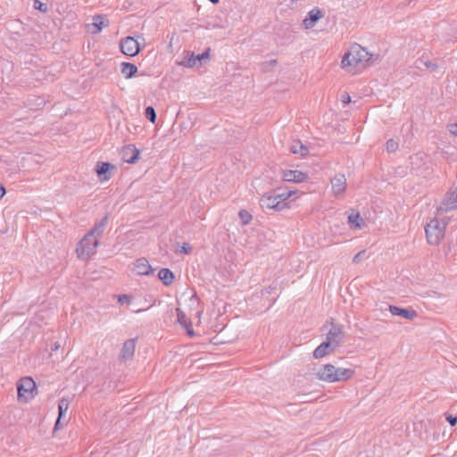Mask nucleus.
<instances>
[{"label": "nucleus", "mask_w": 457, "mask_h": 457, "mask_svg": "<svg viewBox=\"0 0 457 457\" xmlns=\"http://www.w3.org/2000/svg\"><path fill=\"white\" fill-rule=\"evenodd\" d=\"M331 192L334 197L342 198L347 189V179L344 174H337L330 179Z\"/></svg>", "instance_id": "obj_10"}, {"label": "nucleus", "mask_w": 457, "mask_h": 457, "mask_svg": "<svg viewBox=\"0 0 457 457\" xmlns=\"http://www.w3.org/2000/svg\"><path fill=\"white\" fill-rule=\"evenodd\" d=\"M137 67L131 62H121L120 72L124 79H132L137 72Z\"/></svg>", "instance_id": "obj_25"}, {"label": "nucleus", "mask_w": 457, "mask_h": 457, "mask_svg": "<svg viewBox=\"0 0 457 457\" xmlns=\"http://www.w3.org/2000/svg\"><path fill=\"white\" fill-rule=\"evenodd\" d=\"M97 181L101 184L108 182L115 174L117 167L108 162L99 161L94 168Z\"/></svg>", "instance_id": "obj_9"}, {"label": "nucleus", "mask_w": 457, "mask_h": 457, "mask_svg": "<svg viewBox=\"0 0 457 457\" xmlns=\"http://www.w3.org/2000/svg\"><path fill=\"white\" fill-rule=\"evenodd\" d=\"M132 302V296L129 295H120L118 296V303L121 305L129 304Z\"/></svg>", "instance_id": "obj_34"}, {"label": "nucleus", "mask_w": 457, "mask_h": 457, "mask_svg": "<svg viewBox=\"0 0 457 457\" xmlns=\"http://www.w3.org/2000/svg\"><path fill=\"white\" fill-rule=\"evenodd\" d=\"M57 430V420H55V423L54 425V432Z\"/></svg>", "instance_id": "obj_41"}, {"label": "nucleus", "mask_w": 457, "mask_h": 457, "mask_svg": "<svg viewBox=\"0 0 457 457\" xmlns=\"http://www.w3.org/2000/svg\"><path fill=\"white\" fill-rule=\"evenodd\" d=\"M34 8L39 10L42 12H46L48 10L47 4L42 3L39 0L34 2Z\"/></svg>", "instance_id": "obj_33"}, {"label": "nucleus", "mask_w": 457, "mask_h": 457, "mask_svg": "<svg viewBox=\"0 0 457 457\" xmlns=\"http://www.w3.org/2000/svg\"><path fill=\"white\" fill-rule=\"evenodd\" d=\"M381 55L359 44L352 45L342 55L340 68L349 74H359L374 65Z\"/></svg>", "instance_id": "obj_1"}, {"label": "nucleus", "mask_w": 457, "mask_h": 457, "mask_svg": "<svg viewBox=\"0 0 457 457\" xmlns=\"http://www.w3.org/2000/svg\"><path fill=\"white\" fill-rule=\"evenodd\" d=\"M389 312L394 316L402 317L407 320H412L417 318L418 313L415 310L411 308H401L395 305L389 306Z\"/></svg>", "instance_id": "obj_19"}, {"label": "nucleus", "mask_w": 457, "mask_h": 457, "mask_svg": "<svg viewBox=\"0 0 457 457\" xmlns=\"http://www.w3.org/2000/svg\"><path fill=\"white\" fill-rule=\"evenodd\" d=\"M341 101L344 104H349L351 102V96L348 94H344L341 96Z\"/></svg>", "instance_id": "obj_37"}, {"label": "nucleus", "mask_w": 457, "mask_h": 457, "mask_svg": "<svg viewBox=\"0 0 457 457\" xmlns=\"http://www.w3.org/2000/svg\"><path fill=\"white\" fill-rule=\"evenodd\" d=\"M238 215H239V218H240L242 223L245 225L250 223V221L253 219L252 215L246 210H241L238 212Z\"/></svg>", "instance_id": "obj_28"}, {"label": "nucleus", "mask_w": 457, "mask_h": 457, "mask_svg": "<svg viewBox=\"0 0 457 457\" xmlns=\"http://www.w3.org/2000/svg\"><path fill=\"white\" fill-rule=\"evenodd\" d=\"M158 278L165 286H170L173 283L175 276L170 270L162 268L158 272Z\"/></svg>", "instance_id": "obj_26"}, {"label": "nucleus", "mask_w": 457, "mask_h": 457, "mask_svg": "<svg viewBox=\"0 0 457 457\" xmlns=\"http://www.w3.org/2000/svg\"><path fill=\"white\" fill-rule=\"evenodd\" d=\"M281 179L287 183L301 184L310 179L307 171L299 170L295 167L285 168L280 170Z\"/></svg>", "instance_id": "obj_7"}, {"label": "nucleus", "mask_w": 457, "mask_h": 457, "mask_svg": "<svg viewBox=\"0 0 457 457\" xmlns=\"http://www.w3.org/2000/svg\"><path fill=\"white\" fill-rule=\"evenodd\" d=\"M386 150L388 152H395L398 148V143L394 139H389L386 144Z\"/></svg>", "instance_id": "obj_32"}, {"label": "nucleus", "mask_w": 457, "mask_h": 457, "mask_svg": "<svg viewBox=\"0 0 457 457\" xmlns=\"http://www.w3.org/2000/svg\"><path fill=\"white\" fill-rule=\"evenodd\" d=\"M131 270L138 276H151L154 271L148 260L144 257L137 258L131 263Z\"/></svg>", "instance_id": "obj_13"}, {"label": "nucleus", "mask_w": 457, "mask_h": 457, "mask_svg": "<svg viewBox=\"0 0 457 457\" xmlns=\"http://www.w3.org/2000/svg\"><path fill=\"white\" fill-rule=\"evenodd\" d=\"M140 41H144L141 35L136 37H125L120 41V48L122 54L127 56L134 57L138 54L142 48Z\"/></svg>", "instance_id": "obj_6"}, {"label": "nucleus", "mask_w": 457, "mask_h": 457, "mask_svg": "<svg viewBox=\"0 0 457 457\" xmlns=\"http://www.w3.org/2000/svg\"><path fill=\"white\" fill-rule=\"evenodd\" d=\"M356 374L355 367H343L334 365L333 383L347 382L352 380Z\"/></svg>", "instance_id": "obj_11"}, {"label": "nucleus", "mask_w": 457, "mask_h": 457, "mask_svg": "<svg viewBox=\"0 0 457 457\" xmlns=\"http://www.w3.org/2000/svg\"><path fill=\"white\" fill-rule=\"evenodd\" d=\"M325 341L337 349L345 341V333L343 328L339 326H333L329 329Z\"/></svg>", "instance_id": "obj_15"}, {"label": "nucleus", "mask_w": 457, "mask_h": 457, "mask_svg": "<svg viewBox=\"0 0 457 457\" xmlns=\"http://www.w3.org/2000/svg\"><path fill=\"white\" fill-rule=\"evenodd\" d=\"M291 152L295 154H300L302 156H305L308 154V148L303 145L301 142L296 141L294 142L291 145Z\"/></svg>", "instance_id": "obj_27"}, {"label": "nucleus", "mask_w": 457, "mask_h": 457, "mask_svg": "<svg viewBox=\"0 0 457 457\" xmlns=\"http://www.w3.org/2000/svg\"><path fill=\"white\" fill-rule=\"evenodd\" d=\"M324 17V13L319 8H313L308 12L303 20V26L305 29H311Z\"/></svg>", "instance_id": "obj_16"}, {"label": "nucleus", "mask_w": 457, "mask_h": 457, "mask_svg": "<svg viewBox=\"0 0 457 457\" xmlns=\"http://www.w3.org/2000/svg\"><path fill=\"white\" fill-rule=\"evenodd\" d=\"M446 222L444 219L433 217L425 227L426 238L429 245H437L445 235Z\"/></svg>", "instance_id": "obj_4"}, {"label": "nucleus", "mask_w": 457, "mask_h": 457, "mask_svg": "<svg viewBox=\"0 0 457 457\" xmlns=\"http://www.w3.org/2000/svg\"><path fill=\"white\" fill-rule=\"evenodd\" d=\"M139 150L133 145H129L123 148L122 157L127 163H136L139 158Z\"/></svg>", "instance_id": "obj_21"}, {"label": "nucleus", "mask_w": 457, "mask_h": 457, "mask_svg": "<svg viewBox=\"0 0 457 457\" xmlns=\"http://www.w3.org/2000/svg\"><path fill=\"white\" fill-rule=\"evenodd\" d=\"M347 220L350 228L354 231L361 230L367 226L365 220L359 212L354 211L348 213Z\"/></svg>", "instance_id": "obj_18"}, {"label": "nucleus", "mask_w": 457, "mask_h": 457, "mask_svg": "<svg viewBox=\"0 0 457 457\" xmlns=\"http://www.w3.org/2000/svg\"><path fill=\"white\" fill-rule=\"evenodd\" d=\"M315 378L325 383H333L334 365L326 363L319 366L314 371Z\"/></svg>", "instance_id": "obj_14"}, {"label": "nucleus", "mask_w": 457, "mask_h": 457, "mask_svg": "<svg viewBox=\"0 0 457 457\" xmlns=\"http://www.w3.org/2000/svg\"><path fill=\"white\" fill-rule=\"evenodd\" d=\"M446 420L450 423L451 426H454L457 423V417L449 415L446 417Z\"/></svg>", "instance_id": "obj_36"}, {"label": "nucleus", "mask_w": 457, "mask_h": 457, "mask_svg": "<svg viewBox=\"0 0 457 457\" xmlns=\"http://www.w3.org/2000/svg\"><path fill=\"white\" fill-rule=\"evenodd\" d=\"M104 225L105 223L101 220L78 243L76 253L79 259L88 261L96 253L99 239L103 235Z\"/></svg>", "instance_id": "obj_2"}, {"label": "nucleus", "mask_w": 457, "mask_h": 457, "mask_svg": "<svg viewBox=\"0 0 457 457\" xmlns=\"http://www.w3.org/2000/svg\"><path fill=\"white\" fill-rule=\"evenodd\" d=\"M192 251V246L188 243H183L181 245H178L176 252L179 253L188 254Z\"/></svg>", "instance_id": "obj_29"}, {"label": "nucleus", "mask_w": 457, "mask_h": 457, "mask_svg": "<svg viewBox=\"0 0 457 457\" xmlns=\"http://www.w3.org/2000/svg\"><path fill=\"white\" fill-rule=\"evenodd\" d=\"M445 211H452L457 208V186L450 191L442 203Z\"/></svg>", "instance_id": "obj_22"}, {"label": "nucleus", "mask_w": 457, "mask_h": 457, "mask_svg": "<svg viewBox=\"0 0 457 457\" xmlns=\"http://www.w3.org/2000/svg\"><path fill=\"white\" fill-rule=\"evenodd\" d=\"M202 313L203 312L202 311H198L195 314L196 318L198 319V321L200 322L201 320V318H202Z\"/></svg>", "instance_id": "obj_40"}, {"label": "nucleus", "mask_w": 457, "mask_h": 457, "mask_svg": "<svg viewBox=\"0 0 457 457\" xmlns=\"http://www.w3.org/2000/svg\"><path fill=\"white\" fill-rule=\"evenodd\" d=\"M447 129L451 135L457 137V123L448 124Z\"/></svg>", "instance_id": "obj_35"}, {"label": "nucleus", "mask_w": 457, "mask_h": 457, "mask_svg": "<svg viewBox=\"0 0 457 457\" xmlns=\"http://www.w3.org/2000/svg\"><path fill=\"white\" fill-rule=\"evenodd\" d=\"M145 116L149 119V120H150L152 123H155V120H156V113H155L154 109L152 106H148V107L145 109Z\"/></svg>", "instance_id": "obj_30"}, {"label": "nucleus", "mask_w": 457, "mask_h": 457, "mask_svg": "<svg viewBox=\"0 0 457 457\" xmlns=\"http://www.w3.org/2000/svg\"><path fill=\"white\" fill-rule=\"evenodd\" d=\"M17 399L21 403H27L37 395L35 381L29 377L21 378L17 382Z\"/></svg>", "instance_id": "obj_5"}, {"label": "nucleus", "mask_w": 457, "mask_h": 457, "mask_svg": "<svg viewBox=\"0 0 457 457\" xmlns=\"http://www.w3.org/2000/svg\"><path fill=\"white\" fill-rule=\"evenodd\" d=\"M199 305V300L195 295V293L192 290L185 291L179 300V307L182 310L193 311L197 308Z\"/></svg>", "instance_id": "obj_12"}, {"label": "nucleus", "mask_w": 457, "mask_h": 457, "mask_svg": "<svg viewBox=\"0 0 457 457\" xmlns=\"http://www.w3.org/2000/svg\"><path fill=\"white\" fill-rule=\"evenodd\" d=\"M209 1H210L211 3H212V4H217V3H219V1H220V0H209Z\"/></svg>", "instance_id": "obj_42"}, {"label": "nucleus", "mask_w": 457, "mask_h": 457, "mask_svg": "<svg viewBox=\"0 0 457 457\" xmlns=\"http://www.w3.org/2000/svg\"><path fill=\"white\" fill-rule=\"evenodd\" d=\"M210 51L206 50L201 54H195L193 52H187L185 57L178 62V65L183 66L188 69L200 68L204 65V62L210 60Z\"/></svg>", "instance_id": "obj_8"}, {"label": "nucleus", "mask_w": 457, "mask_h": 457, "mask_svg": "<svg viewBox=\"0 0 457 457\" xmlns=\"http://www.w3.org/2000/svg\"><path fill=\"white\" fill-rule=\"evenodd\" d=\"M69 403L66 400H62L59 403V420L63 416L64 412L68 410Z\"/></svg>", "instance_id": "obj_31"}, {"label": "nucleus", "mask_w": 457, "mask_h": 457, "mask_svg": "<svg viewBox=\"0 0 457 457\" xmlns=\"http://www.w3.org/2000/svg\"><path fill=\"white\" fill-rule=\"evenodd\" d=\"M337 349L327 341H323L313 352L315 359H321L327 355L332 354Z\"/></svg>", "instance_id": "obj_23"}, {"label": "nucleus", "mask_w": 457, "mask_h": 457, "mask_svg": "<svg viewBox=\"0 0 457 457\" xmlns=\"http://www.w3.org/2000/svg\"><path fill=\"white\" fill-rule=\"evenodd\" d=\"M296 192V190L282 193H278L276 190L268 191L261 195L259 204L264 210L282 212L290 208L288 200Z\"/></svg>", "instance_id": "obj_3"}, {"label": "nucleus", "mask_w": 457, "mask_h": 457, "mask_svg": "<svg viewBox=\"0 0 457 457\" xmlns=\"http://www.w3.org/2000/svg\"><path fill=\"white\" fill-rule=\"evenodd\" d=\"M5 188L4 187H0V199H2L4 197V195H5Z\"/></svg>", "instance_id": "obj_38"}, {"label": "nucleus", "mask_w": 457, "mask_h": 457, "mask_svg": "<svg viewBox=\"0 0 457 457\" xmlns=\"http://www.w3.org/2000/svg\"><path fill=\"white\" fill-rule=\"evenodd\" d=\"M176 312H177V321H178V323L182 328H184L186 329L187 334L190 337H195V333L194 329L192 328L191 320H190L189 318L187 317L184 310H182L181 308H177Z\"/></svg>", "instance_id": "obj_20"}, {"label": "nucleus", "mask_w": 457, "mask_h": 457, "mask_svg": "<svg viewBox=\"0 0 457 457\" xmlns=\"http://www.w3.org/2000/svg\"><path fill=\"white\" fill-rule=\"evenodd\" d=\"M109 25V21L103 16H96L93 18V22L89 25V32L92 34H98L104 28Z\"/></svg>", "instance_id": "obj_24"}, {"label": "nucleus", "mask_w": 457, "mask_h": 457, "mask_svg": "<svg viewBox=\"0 0 457 457\" xmlns=\"http://www.w3.org/2000/svg\"><path fill=\"white\" fill-rule=\"evenodd\" d=\"M361 253H359L358 254H356L353 258V262H357L359 260H361Z\"/></svg>", "instance_id": "obj_39"}, {"label": "nucleus", "mask_w": 457, "mask_h": 457, "mask_svg": "<svg viewBox=\"0 0 457 457\" xmlns=\"http://www.w3.org/2000/svg\"><path fill=\"white\" fill-rule=\"evenodd\" d=\"M137 347V341L134 338L126 340L120 352L119 358L123 361L132 360Z\"/></svg>", "instance_id": "obj_17"}]
</instances>
